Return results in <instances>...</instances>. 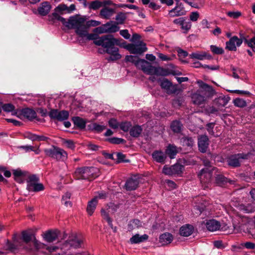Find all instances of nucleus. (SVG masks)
I'll return each instance as SVG.
<instances>
[{
  "instance_id": "obj_59",
  "label": "nucleus",
  "mask_w": 255,
  "mask_h": 255,
  "mask_svg": "<svg viewBox=\"0 0 255 255\" xmlns=\"http://www.w3.org/2000/svg\"><path fill=\"white\" fill-rule=\"evenodd\" d=\"M23 136L25 138H27L32 141H36L37 134L30 131L25 132L23 133Z\"/></svg>"
},
{
  "instance_id": "obj_17",
  "label": "nucleus",
  "mask_w": 255,
  "mask_h": 255,
  "mask_svg": "<svg viewBox=\"0 0 255 255\" xmlns=\"http://www.w3.org/2000/svg\"><path fill=\"white\" fill-rule=\"evenodd\" d=\"M19 115L22 116L29 121H33L35 119L37 121H40V119L37 118L36 112L32 109L29 108H23L19 110Z\"/></svg>"
},
{
  "instance_id": "obj_22",
  "label": "nucleus",
  "mask_w": 255,
  "mask_h": 255,
  "mask_svg": "<svg viewBox=\"0 0 255 255\" xmlns=\"http://www.w3.org/2000/svg\"><path fill=\"white\" fill-rule=\"evenodd\" d=\"M22 239L24 242L28 243L31 241L33 240L34 247L36 248H38V241L36 239L35 236L31 233L26 231H22L21 233Z\"/></svg>"
},
{
  "instance_id": "obj_58",
  "label": "nucleus",
  "mask_w": 255,
  "mask_h": 255,
  "mask_svg": "<svg viewBox=\"0 0 255 255\" xmlns=\"http://www.w3.org/2000/svg\"><path fill=\"white\" fill-rule=\"evenodd\" d=\"M141 226V223L138 219H133L128 224V228L132 229L133 228H138Z\"/></svg>"
},
{
  "instance_id": "obj_40",
  "label": "nucleus",
  "mask_w": 255,
  "mask_h": 255,
  "mask_svg": "<svg viewBox=\"0 0 255 255\" xmlns=\"http://www.w3.org/2000/svg\"><path fill=\"white\" fill-rule=\"evenodd\" d=\"M159 242L163 245L169 244L173 240L172 235L168 233H165L161 235L159 237Z\"/></svg>"
},
{
  "instance_id": "obj_56",
  "label": "nucleus",
  "mask_w": 255,
  "mask_h": 255,
  "mask_svg": "<svg viewBox=\"0 0 255 255\" xmlns=\"http://www.w3.org/2000/svg\"><path fill=\"white\" fill-rule=\"evenodd\" d=\"M121 130L125 132L129 131L131 127V124L129 122H122L119 126Z\"/></svg>"
},
{
  "instance_id": "obj_14",
  "label": "nucleus",
  "mask_w": 255,
  "mask_h": 255,
  "mask_svg": "<svg viewBox=\"0 0 255 255\" xmlns=\"http://www.w3.org/2000/svg\"><path fill=\"white\" fill-rule=\"evenodd\" d=\"M191 99L194 105L201 107L204 106L207 102L206 97L202 95L198 90L191 95Z\"/></svg>"
},
{
  "instance_id": "obj_45",
  "label": "nucleus",
  "mask_w": 255,
  "mask_h": 255,
  "mask_svg": "<svg viewBox=\"0 0 255 255\" xmlns=\"http://www.w3.org/2000/svg\"><path fill=\"white\" fill-rule=\"evenodd\" d=\"M162 173L167 175H172L175 174V164L168 167L167 165L164 166L162 169Z\"/></svg>"
},
{
  "instance_id": "obj_30",
  "label": "nucleus",
  "mask_w": 255,
  "mask_h": 255,
  "mask_svg": "<svg viewBox=\"0 0 255 255\" xmlns=\"http://www.w3.org/2000/svg\"><path fill=\"white\" fill-rule=\"evenodd\" d=\"M148 238L149 236L147 234L140 236L136 234L129 239V242L131 244H137L146 241Z\"/></svg>"
},
{
  "instance_id": "obj_9",
  "label": "nucleus",
  "mask_w": 255,
  "mask_h": 255,
  "mask_svg": "<svg viewBox=\"0 0 255 255\" xmlns=\"http://www.w3.org/2000/svg\"><path fill=\"white\" fill-rule=\"evenodd\" d=\"M48 116L52 121L62 122L68 119L69 113L66 110L59 111L58 109H52L48 113Z\"/></svg>"
},
{
  "instance_id": "obj_61",
  "label": "nucleus",
  "mask_w": 255,
  "mask_h": 255,
  "mask_svg": "<svg viewBox=\"0 0 255 255\" xmlns=\"http://www.w3.org/2000/svg\"><path fill=\"white\" fill-rule=\"evenodd\" d=\"M101 24V22L95 20H91L86 22V30L89 28L91 26H97Z\"/></svg>"
},
{
  "instance_id": "obj_1",
  "label": "nucleus",
  "mask_w": 255,
  "mask_h": 255,
  "mask_svg": "<svg viewBox=\"0 0 255 255\" xmlns=\"http://www.w3.org/2000/svg\"><path fill=\"white\" fill-rule=\"evenodd\" d=\"M88 40H93L94 44L103 47L105 49V52H107V49L116 48L115 45H121L120 40L111 34L99 36L97 34H90L88 36Z\"/></svg>"
},
{
  "instance_id": "obj_32",
  "label": "nucleus",
  "mask_w": 255,
  "mask_h": 255,
  "mask_svg": "<svg viewBox=\"0 0 255 255\" xmlns=\"http://www.w3.org/2000/svg\"><path fill=\"white\" fill-rule=\"evenodd\" d=\"M115 13L114 9L108 7H104L100 12V15L103 18L106 19H110V17Z\"/></svg>"
},
{
  "instance_id": "obj_11",
  "label": "nucleus",
  "mask_w": 255,
  "mask_h": 255,
  "mask_svg": "<svg viewBox=\"0 0 255 255\" xmlns=\"http://www.w3.org/2000/svg\"><path fill=\"white\" fill-rule=\"evenodd\" d=\"M158 83L161 88L166 91L167 94L170 95L175 93V86L168 79L165 78H159L157 79Z\"/></svg>"
},
{
  "instance_id": "obj_35",
  "label": "nucleus",
  "mask_w": 255,
  "mask_h": 255,
  "mask_svg": "<svg viewBox=\"0 0 255 255\" xmlns=\"http://www.w3.org/2000/svg\"><path fill=\"white\" fill-rule=\"evenodd\" d=\"M142 131V128L140 126L134 125L131 127L129 129V134L131 136L135 138L138 137Z\"/></svg>"
},
{
  "instance_id": "obj_31",
  "label": "nucleus",
  "mask_w": 255,
  "mask_h": 255,
  "mask_svg": "<svg viewBox=\"0 0 255 255\" xmlns=\"http://www.w3.org/2000/svg\"><path fill=\"white\" fill-rule=\"evenodd\" d=\"M72 121L77 128L83 130L86 128V121L84 119L79 117H74L72 118Z\"/></svg>"
},
{
  "instance_id": "obj_8",
  "label": "nucleus",
  "mask_w": 255,
  "mask_h": 255,
  "mask_svg": "<svg viewBox=\"0 0 255 255\" xmlns=\"http://www.w3.org/2000/svg\"><path fill=\"white\" fill-rule=\"evenodd\" d=\"M216 168H213L212 171L208 168L202 169L198 174L201 183L204 189L209 188L211 181L212 172L216 170Z\"/></svg>"
},
{
  "instance_id": "obj_18",
  "label": "nucleus",
  "mask_w": 255,
  "mask_h": 255,
  "mask_svg": "<svg viewBox=\"0 0 255 255\" xmlns=\"http://www.w3.org/2000/svg\"><path fill=\"white\" fill-rule=\"evenodd\" d=\"M88 166H83L77 168L73 174V177L76 180H88Z\"/></svg>"
},
{
  "instance_id": "obj_27",
  "label": "nucleus",
  "mask_w": 255,
  "mask_h": 255,
  "mask_svg": "<svg viewBox=\"0 0 255 255\" xmlns=\"http://www.w3.org/2000/svg\"><path fill=\"white\" fill-rule=\"evenodd\" d=\"M152 157L154 161L158 163H164L166 158V155L161 150H154L152 153Z\"/></svg>"
},
{
  "instance_id": "obj_52",
  "label": "nucleus",
  "mask_w": 255,
  "mask_h": 255,
  "mask_svg": "<svg viewBox=\"0 0 255 255\" xmlns=\"http://www.w3.org/2000/svg\"><path fill=\"white\" fill-rule=\"evenodd\" d=\"M106 140L111 143L115 144H124L126 142V140L124 139L116 137L108 138L106 139Z\"/></svg>"
},
{
  "instance_id": "obj_15",
  "label": "nucleus",
  "mask_w": 255,
  "mask_h": 255,
  "mask_svg": "<svg viewBox=\"0 0 255 255\" xmlns=\"http://www.w3.org/2000/svg\"><path fill=\"white\" fill-rule=\"evenodd\" d=\"M176 24L180 26L184 33H187L191 27V22L187 17H181L176 19Z\"/></svg>"
},
{
  "instance_id": "obj_43",
  "label": "nucleus",
  "mask_w": 255,
  "mask_h": 255,
  "mask_svg": "<svg viewBox=\"0 0 255 255\" xmlns=\"http://www.w3.org/2000/svg\"><path fill=\"white\" fill-rule=\"evenodd\" d=\"M186 3H188L191 6L199 8L204 5L203 0H183Z\"/></svg>"
},
{
  "instance_id": "obj_50",
  "label": "nucleus",
  "mask_w": 255,
  "mask_h": 255,
  "mask_svg": "<svg viewBox=\"0 0 255 255\" xmlns=\"http://www.w3.org/2000/svg\"><path fill=\"white\" fill-rule=\"evenodd\" d=\"M183 4L180 2V0H176V16L183 15L186 14Z\"/></svg>"
},
{
  "instance_id": "obj_36",
  "label": "nucleus",
  "mask_w": 255,
  "mask_h": 255,
  "mask_svg": "<svg viewBox=\"0 0 255 255\" xmlns=\"http://www.w3.org/2000/svg\"><path fill=\"white\" fill-rule=\"evenodd\" d=\"M189 56L191 59H196L200 60L211 58L210 56L208 55L206 52L203 51L192 53L189 55Z\"/></svg>"
},
{
  "instance_id": "obj_24",
  "label": "nucleus",
  "mask_w": 255,
  "mask_h": 255,
  "mask_svg": "<svg viewBox=\"0 0 255 255\" xmlns=\"http://www.w3.org/2000/svg\"><path fill=\"white\" fill-rule=\"evenodd\" d=\"M106 33H115L120 30V27L115 23V21L110 20L104 24Z\"/></svg>"
},
{
  "instance_id": "obj_4",
  "label": "nucleus",
  "mask_w": 255,
  "mask_h": 255,
  "mask_svg": "<svg viewBox=\"0 0 255 255\" xmlns=\"http://www.w3.org/2000/svg\"><path fill=\"white\" fill-rule=\"evenodd\" d=\"M39 178L35 174H32L28 177L26 189L29 192H38L44 190L43 184L38 183Z\"/></svg>"
},
{
  "instance_id": "obj_2",
  "label": "nucleus",
  "mask_w": 255,
  "mask_h": 255,
  "mask_svg": "<svg viewBox=\"0 0 255 255\" xmlns=\"http://www.w3.org/2000/svg\"><path fill=\"white\" fill-rule=\"evenodd\" d=\"M86 18L84 17H79L78 15L70 16L67 21V24L70 26V28L75 29L76 33L80 37H86L89 34L86 28Z\"/></svg>"
},
{
  "instance_id": "obj_13",
  "label": "nucleus",
  "mask_w": 255,
  "mask_h": 255,
  "mask_svg": "<svg viewBox=\"0 0 255 255\" xmlns=\"http://www.w3.org/2000/svg\"><path fill=\"white\" fill-rule=\"evenodd\" d=\"M181 75L182 73L181 72L176 70V81L177 82V83H176V95L186 88V86L183 83L189 81V78L187 77H179Z\"/></svg>"
},
{
  "instance_id": "obj_49",
  "label": "nucleus",
  "mask_w": 255,
  "mask_h": 255,
  "mask_svg": "<svg viewBox=\"0 0 255 255\" xmlns=\"http://www.w3.org/2000/svg\"><path fill=\"white\" fill-rule=\"evenodd\" d=\"M176 51L178 53L179 60L181 61L182 63H187V61L185 60L184 58L188 56V52L179 47H176Z\"/></svg>"
},
{
  "instance_id": "obj_64",
  "label": "nucleus",
  "mask_w": 255,
  "mask_h": 255,
  "mask_svg": "<svg viewBox=\"0 0 255 255\" xmlns=\"http://www.w3.org/2000/svg\"><path fill=\"white\" fill-rule=\"evenodd\" d=\"M108 123L109 126L113 129H116L118 128L119 126H120L117 120L114 118L111 119L109 121Z\"/></svg>"
},
{
  "instance_id": "obj_53",
  "label": "nucleus",
  "mask_w": 255,
  "mask_h": 255,
  "mask_svg": "<svg viewBox=\"0 0 255 255\" xmlns=\"http://www.w3.org/2000/svg\"><path fill=\"white\" fill-rule=\"evenodd\" d=\"M102 6V1L96 0L91 1L89 5V8L94 10H97Z\"/></svg>"
},
{
  "instance_id": "obj_55",
  "label": "nucleus",
  "mask_w": 255,
  "mask_h": 255,
  "mask_svg": "<svg viewBox=\"0 0 255 255\" xmlns=\"http://www.w3.org/2000/svg\"><path fill=\"white\" fill-rule=\"evenodd\" d=\"M1 106V109L6 112H13L15 109L14 106L11 103L3 104L2 103Z\"/></svg>"
},
{
  "instance_id": "obj_20",
  "label": "nucleus",
  "mask_w": 255,
  "mask_h": 255,
  "mask_svg": "<svg viewBox=\"0 0 255 255\" xmlns=\"http://www.w3.org/2000/svg\"><path fill=\"white\" fill-rule=\"evenodd\" d=\"M60 232L58 230H48L43 235V238L45 241L51 243L58 239Z\"/></svg>"
},
{
  "instance_id": "obj_60",
  "label": "nucleus",
  "mask_w": 255,
  "mask_h": 255,
  "mask_svg": "<svg viewBox=\"0 0 255 255\" xmlns=\"http://www.w3.org/2000/svg\"><path fill=\"white\" fill-rule=\"evenodd\" d=\"M210 49L211 51L216 54H222L224 52V49L219 47H217L216 45H211Z\"/></svg>"
},
{
  "instance_id": "obj_3",
  "label": "nucleus",
  "mask_w": 255,
  "mask_h": 255,
  "mask_svg": "<svg viewBox=\"0 0 255 255\" xmlns=\"http://www.w3.org/2000/svg\"><path fill=\"white\" fill-rule=\"evenodd\" d=\"M44 152L45 156L57 161H64L67 158V154L63 149L55 146L51 145L50 148H45Z\"/></svg>"
},
{
  "instance_id": "obj_26",
  "label": "nucleus",
  "mask_w": 255,
  "mask_h": 255,
  "mask_svg": "<svg viewBox=\"0 0 255 255\" xmlns=\"http://www.w3.org/2000/svg\"><path fill=\"white\" fill-rule=\"evenodd\" d=\"M87 174L88 176V181H92L100 174V171L99 168L94 166H88Z\"/></svg>"
},
{
  "instance_id": "obj_28",
  "label": "nucleus",
  "mask_w": 255,
  "mask_h": 255,
  "mask_svg": "<svg viewBox=\"0 0 255 255\" xmlns=\"http://www.w3.org/2000/svg\"><path fill=\"white\" fill-rule=\"evenodd\" d=\"M193 226L190 224H186L182 226L179 230L180 235L183 237H189L194 232Z\"/></svg>"
},
{
  "instance_id": "obj_51",
  "label": "nucleus",
  "mask_w": 255,
  "mask_h": 255,
  "mask_svg": "<svg viewBox=\"0 0 255 255\" xmlns=\"http://www.w3.org/2000/svg\"><path fill=\"white\" fill-rule=\"evenodd\" d=\"M101 215L104 219L106 220L108 222L109 226L112 228L114 229V226L112 223V219L110 217L108 213L104 209H102L101 211Z\"/></svg>"
},
{
  "instance_id": "obj_39",
  "label": "nucleus",
  "mask_w": 255,
  "mask_h": 255,
  "mask_svg": "<svg viewBox=\"0 0 255 255\" xmlns=\"http://www.w3.org/2000/svg\"><path fill=\"white\" fill-rule=\"evenodd\" d=\"M132 13L131 12H128L124 13L122 12H119L115 17L116 21L115 23L118 25L119 24H123L125 23V20L127 19V14Z\"/></svg>"
},
{
  "instance_id": "obj_44",
  "label": "nucleus",
  "mask_w": 255,
  "mask_h": 255,
  "mask_svg": "<svg viewBox=\"0 0 255 255\" xmlns=\"http://www.w3.org/2000/svg\"><path fill=\"white\" fill-rule=\"evenodd\" d=\"M216 183L219 186H223L230 181L222 174H217L215 177Z\"/></svg>"
},
{
  "instance_id": "obj_57",
  "label": "nucleus",
  "mask_w": 255,
  "mask_h": 255,
  "mask_svg": "<svg viewBox=\"0 0 255 255\" xmlns=\"http://www.w3.org/2000/svg\"><path fill=\"white\" fill-rule=\"evenodd\" d=\"M234 104L235 106L240 108H244L247 106L246 101L241 98L235 99L234 100Z\"/></svg>"
},
{
  "instance_id": "obj_12",
  "label": "nucleus",
  "mask_w": 255,
  "mask_h": 255,
  "mask_svg": "<svg viewBox=\"0 0 255 255\" xmlns=\"http://www.w3.org/2000/svg\"><path fill=\"white\" fill-rule=\"evenodd\" d=\"M249 154L238 153L230 156L227 159V162L229 166L233 167H237L240 166V159H247Z\"/></svg>"
},
{
  "instance_id": "obj_19",
  "label": "nucleus",
  "mask_w": 255,
  "mask_h": 255,
  "mask_svg": "<svg viewBox=\"0 0 255 255\" xmlns=\"http://www.w3.org/2000/svg\"><path fill=\"white\" fill-rule=\"evenodd\" d=\"M243 40L239 38L236 36H234L229 41L226 42V48L230 51H236V45L240 46Z\"/></svg>"
},
{
  "instance_id": "obj_25",
  "label": "nucleus",
  "mask_w": 255,
  "mask_h": 255,
  "mask_svg": "<svg viewBox=\"0 0 255 255\" xmlns=\"http://www.w3.org/2000/svg\"><path fill=\"white\" fill-rule=\"evenodd\" d=\"M51 8V5L50 3L47 1L42 2L38 7L37 11L38 13L41 16H46Z\"/></svg>"
},
{
  "instance_id": "obj_6",
  "label": "nucleus",
  "mask_w": 255,
  "mask_h": 255,
  "mask_svg": "<svg viewBox=\"0 0 255 255\" xmlns=\"http://www.w3.org/2000/svg\"><path fill=\"white\" fill-rule=\"evenodd\" d=\"M125 41L123 43V46L129 51L130 53L134 54H141L147 50L146 44L143 41H140L138 44L129 43L125 45Z\"/></svg>"
},
{
  "instance_id": "obj_7",
  "label": "nucleus",
  "mask_w": 255,
  "mask_h": 255,
  "mask_svg": "<svg viewBox=\"0 0 255 255\" xmlns=\"http://www.w3.org/2000/svg\"><path fill=\"white\" fill-rule=\"evenodd\" d=\"M197 83L200 88L198 90L202 95L206 97L207 101L209 99L212 98L216 95L217 93L212 86L207 84L202 80L197 81Z\"/></svg>"
},
{
  "instance_id": "obj_34",
  "label": "nucleus",
  "mask_w": 255,
  "mask_h": 255,
  "mask_svg": "<svg viewBox=\"0 0 255 255\" xmlns=\"http://www.w3.org/2000/svg\"><path fill=\"white\" fill-rule=\"evenodd\" d=\"M180 143L185 149L186 147L191 148L194 144V141L191 137L183 136L180 139Z\"/></svg>"
},
{
  "instance_id": "obj_54",
  "label": "nucleus",
  "mask_w": 255,
  "mask_h": 255,
  "mask_svg": "<svg viewBox=\"0 0 255 255\" xmlns=\"http://www.w3.org/2000/svg\"><path fill=\"white\" fill-rule=\"evenodd\" d=\"M118 208L119 206L118 205H116L113 203H110V204L107 205V211H106L108 213L109 215L110 213H111V214H114L115 212H117V209Z\"/></svg>"
},
{
  "instance_id": "obj_23",
  "label": "nucleus",
  "mask_w": 255,
  "mask_h": 255,
  "mask_svg": "<svg viewBox=\"0 0 255 255\" xmlns=\"http://www.w3.org/2000/svg\"><path fill=\"white\" fill-rule=\"evenodd\" d=\"M209 139L206 135H201L198 138L199 150L203 153L205 152L209 145Z\"/></svg>"
},
{
  "instance_id": "obj_41",
  "label": "nucleus",
  "mask_w": 255,
  "mask_h": 255,
  "mask_svg": "<svg viewBox=\"0 0 255 255\" xmlns=\"http://www.w3.org/2000/svg\"><path fill=\"white\" fill-rule=\"evenodd\" d=\"M49 16L51 18L52 20H57L60 21L65 27L70 28V26L67 24L66 19L59 15L56 12L52 13Z\"/></svg>"
},
{
  "instance_id": "obj_46",
  "label": "nucleus",
  "mask_w": 255,
  "mask_h": 255,
  "mask_svg": "<svg viewBox=\"0 0 255 255\" xmlns=\"http://www.w3.org/2000/svg\"><path fill=\"white\" fill-rule=\"evenodd\" d=\"M117 159L115 161L116 164L120 163H129L130 162L129 159H126V155L122 152H116Z\"/></svg>"
},
{
  "instance_id": "obj_16",
  "label": "nucleus",
  "mask_w": 255,
  "mask_h": 255,
  "mask_svg": "<svg viewBox=\"0 0 255 255\" xmlns=\"http://www.w3.org/2000/svg\"><path fill=\"white\" fill-rule=\"evenodd\" d=\"M139 180L136 176L131 177L126 181L124 187L128 191L136 190L139 185Z\"/></svg>"
},
{
  "instance_id": "obj_38",
  "label": "nucleus",
  "mask_w": 255,
  "mask_h": 255,
  "mask_svg": "<svg viewBox=\"0 0 255 255\" xmlns=\"http://www.w3.org/2000/svg\"><path fill=\"white\" fill-rule=\"evenodd\" d=\"M237 208L239 211L245 213H251L255 211V208L250 204H248L247 205L239 204Z\"/></svg>"
},
{
  "instance_id": "obj_48",
  "label": "nucleus",
  "mask_w": 255,
  "mask_h": 255,
  "mask_svg": "<svg viewBox=\"0 0 255 255\" xmlns=\"http://www.w3.org/2000/svg\"><path fill=\"white\" fill-rule=\"evenodd\" d=\"M165 154L166 156L168 155L171 159L174 158L175 156V146L169 144L165 150Z\"/></svg>"
},
{
  "instance_id": "obj_63",
  "label": "nucleus",
  "mask_w": 255,
  "mask_h": 255,
  "mask_svg": "<svg viewBox=\"0 0 255 255\" xmlns=\"http://www.w3.org/2000/svg\"><path fill=\"white\" fill-rule=\"evenodd\" d=\"M68 9V6L66 4L64 3H61L58 5L56 8H55V11L56 12H60L61 14H63L62 11L64 10H67Z\"/></svg>"
},
{
  "instance_id": "obj_10",
  "label": "nucleus",
  "mask_w": 255,
  "mask_h": 255,
  "mask_svg": "<svg viewBox=\"0 0 255 255\" xmlns=\"http://www.w3.org/2000/svg\"><path fill=\"white\" fill-rule=\"evenodd\" d=\"M125 60L126 62L133 63L136 67L140 68L142 71L143 68L146 67L147 64H149V62L144 59H140L136 56L127 55Z\"/></svg>"
},
{
  "instance_id": "obj_42",
  "label": "nucleus",
  "mask_w": 255,
  "mask_h": 255,
  "mask_svg": "<svg viewBox=\"0 0 255 255\" xmlns=\"http://www.w3.org/2000/svg\"><path fill=\"white\" fill-rule=\"evenodd\" d=\"M119 49L118 47L114 48L113 49L107 50V53L112 56L113 61H116L121 58L122 56L119 53Z\"/></svg>"
},
{
  "instance_id": "obj_5",
  "label": "nucleus",
  "mask_w": 255,
  "mask_h": 255,
  "mask_svg": "<svg viewBox=\"0 0 255 255\" xmlns=\"http://www.w3.org/2000/svg\"><path fill=\"white\" fill-rule=\"evenodd\" d=\"M143 72L147 75L166 76L170 74V72L168 69L161 67H155L150 63L147 64L146 67L143 68Z\"/></svg>"
},
{
  "instance_id": "obj_37",
  "label": "nucleus",
  "mask_w": 255,
  "mask_h": 255,
  "mask_svg": "<svg viewBox=\"0 0 255 255\" xmlns=\"http://www.w3.org/2000/svg\"><path fill=\"white\" fill-rule=\"evenodd\" d=\"M185 164H186V161L184 159H179L177 160L176 162V176H181Z\"/></svg>"
},
{
  "instance_id": "obj_47",
  "label": "nucleus",
  "mask_w": 255,
  "mask_h": 255,
  "mask_svg": "<svg viewBox=\"0 0 255 255\" xmlns=\"http://www.w3.org/2000/svg\"><path fill=\"white\" fill-rule=\"evenodd\" d=\"M228 102V98L224 96H221L214 100L215 104L220 107H224L227 104Z\"/></svg>"
},
{
  "instance_id": "obj_29",
  "label": "nucleus",
  "mask_w": 255,
  "mask_h": 255,
  "mask_svg": "<svg viewBox=\"0 0 255 255\" xmlns=\"http://www.w3.org/2000/svg\"><path fill=\"white\" fill-rule=\"evenodd\" d=\"M205 225L207 230L211 232L219 230L221 227L220 222L214 219L207 221Z\"/></svg>"
},
{
  "instance_id": "obj_33",
  "label": "nucleus",
  "mask_w": 255,
  "mask_h": 255,
  "mask_svg": "<svg viewBox=\"0 0 255 255\" xmlns=\"http://www.w3.org/2000/svg\"><path fill=\"white\" fill-rule=\"evenodd\" d=\"M97 204V197H94L92 200L88 202L87 207V212L89 215L91 216L93 214L96 209Z\"/></svg>"
},
{
  "instance_id": "obj_62",
  "label": "nucleus",
  "mask_w": 255,
  "mask_h": 255,
  "mask_svg": "<svg viewBox=\"0 0 255 255\" xmlns=\"http://www.w3.org/2000/svg\"><path fill=\"white\" fill-rule=\"evenodd\" d=\"M13 175L14 180L19 182V178L24 175L23 172L20 169L14 170Z\"/></svg>"
},
{
  "instance_id": "obj_21",
  "label": "nucleus",
  "mask_w": 255,
  "mask_h": 255,
  "mask_svg": "<svg viewBox=\"0 0 255 255\" xmlns=\"http://www.w3.org/2000/svg\"><path fill=\"white\" fill-rule=\"evenodd\" d=\"M70 248L78 249L82 248L83 245V240L77 236L69 238L65 242Z\"/></svg>"
}]
</instances>
